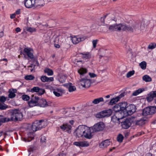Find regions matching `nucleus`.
I'll return each mask as SVG.
<instances>
[{
	"mask_svg": "<svg viewBox=\"0 0 156 156\" xmlns=\"http://www.w3.org/2000/svg\"><path fill=\"white\" fill-rule=\"evenodd\" d=\"M10 117L1 118V122H5L13 121H20L23 119V114L22 110L19 108L11 109L9 111Z\"/></svg>",
	"mask_w": 156,
	"mask_h": 156,
	"instance_id": "1",
	"label": "nucleus"
},
{
	"mask_svg": "<svg viewBox=\"0 0 156 156\" xmlns=\"http://www.w3.org/2000/svg\"><path fill=\"white\" fill-rule=\"evenodd\" d=\"M128 105L126 102L124 101L119 103L116 104L113 108L115 112H118L121 114L124 115L126 112V109Z\"/></svg>",
	"mask_w": 156,
	"mask_h": 156,
	"instance_id": "2",
	"label": "nucleus"
},
{
	"mask_svg": "<svg viewBox=\"0 0 156 156\" xmlns=\"http://www.w3.org/2000/svg\"><path fill=\"white\" fill-rule=\"evenodd\" d=\"M44 123L45 122L44 120L41 119L40 120H36L32 125V129L33 132H36L37 131L40 130L45 127Z\"/></svg>",
	"mask_w": 156,
	"mask_h": 156,
	"instance_id": "3",
	"label": "nucleus"
},
{
	"mask_svg": "<svg viewBox=\"0 0 156 156\" xmlns=\"http://www.w3.org/2000/svg\"><path fill=\"white\" fill-rule=\"evenodd\" d=\"M156 113V106H150L144 108L143 111L142 115L144 116L152 115Z\"/></svg>",
	"mask_w": 156,
	"mask_h": 156,
	"instance_id": "4",
	"label": "nucleus"
},
{
	"mask_svg": "<svg viewBox=\"0 0 156 156\" xmlns=\"http://www.w3.org/2000/svg\"><path fill=\"white\" fill-rule=\"evenodd\" d=\"M105 125L102 122H99L95 124L91 128L92 132L102 131L105 128Z\"/></svg>",
	"mask_w": 156,
	"mask_h": 156,
	"instance_id": "5",
	"label": "nucleus"
},
{
	"mask_svg": "<svg viewBox=\"0 0 156 156\" xmlns=\"http://www.w3.org/2000/svg\"><path fill=\"white\" fill-rule=\"evenodd\" d=\"M136 106L133 104H130L127 106L126 109V112L123 115L125 116V118L133 114L135 112L136 110Z\"/></svg>",
	"mask_w": 156,
	"mask_h": 156,
	"instance_id": "6",
	"label": "nucleus"
},
{
	"mask_svg": "<svg viewBox=\"0 0 156 156\" xmlns=\"http://www.w3.org/2000/svg\"><path fill=\"white\" fill-rule=\"evenodd\" d=\"M115 112V115L112 117L111 120L114 122H116L117 121H118L119 122V121H121V120L125 118V116H124L117 111Z\"/></svg>",
	"mask_w": 156,
	"mask_h": 156,
	"instance_id": "7",
	"label": "nucleus"
},
{
	"mask_svg": "<svg viewBox=\"0 0 156 156\" xmlns=\"http://www.w3.org/2000/svg\"><path fill=\"white\" fill-rule=\"evenodd\" d=\"M85 128L86 126H79L74 132V134H76V135L79 137H82L83 136Z\"/></svg>",
	"mask_w": 156,
	"mask_h": 156,
	"instance_id": "8",
	"label": "nucleus"
},
{
	"mask_svg": "<svg viewBox=\"0 0 156 156\" xmlns=\"http://www.w3.org/2000/svg\"><path fill=\"white\" fill-rule=\"evenodd\" d=\"M80 84L83 87L88 88L90 85L91 80L90 79H87L86 77L82 78L80 80Z\"/></svg>",
	"mask_w": 156,
	"mask_h": 156,
	"instance_id": "9",
	"label": "nucleus"
},
{
	"mask_svg": "<svg viewBox=\"0 0 156 156\" xmlns=\"http://www.w3.org/2000/svg\"><path fill=\"white\" fill-rule=\"evenodd\" d=\"M39 98L35 96L34 95H32L31 100L28 102V104L30 107L38 105Z\"/></svg>",
	"mask_w": 156,
	"mask_h": 156,
	"instance_id": "10",
	"label": "nucleus"
},
{
	"mask_svg": "<svg viewBox=\"0 0 156 156\" xmlns=\"http://www.w3.org/2000/svg\"><path fill=\"white\" fill-rule=\"evenodd\" d=\"M31 49L30 48H25L23 50V53H22L26 57L25 55H27L28 57L30 59H34V58H36L34 57L33 53L31 52Z\"/></svg>",
	"mask_w": 156,
	"mask_h": 156,
	"instance_id": "11",
	"label": "nucleus"
},
{
	"mask_svg": "<svg viewBox=\"0 0 156 156\" xmlns=\"http://www.w3.org/2000/svg\"><path fill=\"white\" fill-rule=\"evenodd\" d=\"M123 24H116L110 26L109 27V29L111 31H119L121 30L123 31Z\"/></svg>",
	"mask_w": 156,
	"mask_h": 156,
	"instance_id": "12",
	"label": "nucleus"
},
{
	"mask_svg": "<svg viewBox=\"0 0 156 156\" xmlns=\"http://www.w3.org/2000/svg\"><path fill=\"white\" fill-rule=\"evenodd\" d=\"M119 122L121 123L122 127L124 129L128 128L131 125L130 119H126L124 121H120Z\"/></svg>",
	"mask_w": 156,
	"mask_h": 156,
	"instance_id": "13",
	"label": "nucleus"
},
{
	"mask_svg": "<svg viewBox=\"0 0 156 156\" xmlns=\"http://www.w3.org/2000/svg\"><path fill=\"white\" fill-rule=\"evenodd\" d=\"M92 133L91 132L90 128L86 126L83 136L84 137L88 139H91L93 137Z\"/></svg>",
	"mask_w": 156,
	"mask_h": 156,
	"instance_id": "14",
	"label": "nucleus"
},
{
	"mask_svg": "<svg viewBox=\"0 0 156 156\" xmlns=\"http://www.w3.org/2000/svg\"><path fill=\"white\" fill-rule=\"evenodd\" d=\"M156 97V90L152 91L150 92L146 97V100L148 102L152 101L154 98Z\"/></svg>",
	"mask_w": 156,
	"mask_h": 156,
	"instance_id": "15",
	"label": "nucleus"
},
{
	"mask_svg": "<svg viewBox=\"0 0 156 156\" xmlns=\"http://www.w3.org/2000/svg\"><path fill=\"white\" fill-rule=\"evenodd\" d=\"M85 38L83 37H77L75 36L71 37V40L72 43L76 44L79 42L83 41Z\"/></svg>",
	"mask_w": 156,
	"mask_h": 156,
	"instance_id": "16",
	"label": "nucleus"
},
{
	"mask_svg": "<svg viewBox=\"0 0 156 156\" xmlns=\"http://www.w3.org/2000/svg\"><path fill=\"white\" fill-rule=\"evenodd\" d=\"M24 2L25 5L27 8H31L35 6V2L34 0H25Z\"/></svg>",
	"mask_w": 156,
	"mask_h": 156,
	"instance_id": "17",
	"label": "nucleus"
},
{
	"mask_svg": "<svg viewBox=\"0 0 156 156\" xmlns=\"http://www.w3.org/2000/svg\"><path fill=\"white\" fill-rule=\"evenodd\" d=\"M73 144L79 147H87L89 146V144L87 141L75 142Z\"/></svg>",
	"mask_w": 156,
	"mask_h": 156,
	"instance_id": "18",
	"label": "nucleus"
},
{
	"mask_svg": "<svg viewBox=\"0 0 156 156\" xmlns=\"http://www.w3.org/2000/svg\"><path fill=\"white\" fill-rule=\"evenodd\" d=\"M38 105L41 107H45L48 106V104L45 99L39 98Z\"/></svg>",
	"mask_w": 156,
	"mask_h": 156,
	"instance_id": "19",
	"label": "nucleus"
},
{
	"mask_svg": "<svg viewBox=\"0 0 156 156\" xmlns=\"http://www.w3.org/2000/svg\"><path fill=\"white\" fill-rule=\"evenodd\" d=\"M140 21L139 20H137L135 22H133L130 24L131 27L133 29V28L135 29L133 30V32L134 31H136L137 30L139 29V23Z\"/></svg>",
	"mask_w": 156,
	"mask_h": 156,
	"instance_id": "20",
	"label": "nucleus"
},
{
	"mask_svg": "<svg viewBox=\"0 0 156 156\" xmlns=\"http://www.w3.org/2000/svg\"><path fill=\"white\" fill-rule=\"evenodd\" d=\"M122 28H123V31H128L130 33H133V30L135 29L134 28L133 29L130 26V24L123 25Z\"/></svg>",
	"mask_w": 156,
	"mask_h": 156,
	"instance_id": "21",
	"label": "nucleus"
},
{
	"mask_svg": "<svg viewBox=\"0 0 156 156\" xmlns=\"http://www.w3.org/2000/svg\"><path fill=\"white\" fill-rule=\"evenodd\" d=\"M17 92V90L14 89H10L9 91V97L10 98H13L16 96L15 93Z\"/></svg>",
	"mask_w": 156,
	"mask_h": 156,
	"instance_id": "22",
	"label": "nucleus"
},
{
	"mask_svg": "<svg viewBox=\"0 0 156 156\" xmlns=\"http://www.w3.org/2000/svg\"><path fill=\"white\" fill-rule=\"evenodd\" d=\"M34 133L33 132H29L28 134V138H25L24 139V140L25 142H30L32 140L34 139Z\"/></svg>",
	"mask_w": 156,
	"mask_h": 156,
	"instance_id": "23",
	"label": "nucleus"
},
{
	"mask_svg": "<svg viewBox=\"0 0 156 156\" xmlns=\"http://www.w3.org/2000/svg\"><path fill=\"white\" fill-rule=\"evenodd\" d=\"M110 144V142L108 140H106L102 142L100 144L101 148L109 146Z\"/></svg>",
	"mask_w": 156,
	"mask_h": 156,
	"instance_id": "24",
	"label": "nucleus"
},
{
	"mask_svg": "<svg viewBox=\"0 0 156 156\" xmlns=\"http://www.w3.org/2000/svg\"><path fill=\"white\" fill-rule=\"evenodd\" d=\"M146 120L144 119H141L140 120L136 121L135 124L139 126H142L145 123Z\"/></svg>",
	"mask_w": 156,
	"mask_h": 156,
	"instance_id": "25",
	"label": "nucleus"
},
{
	"mask_svg": "<svg viewBox=\"0 0 156 156\" xmlns=\"http://www.w3.org/2000/svg\"><path fill=\"white\" fill-rule=\"evenodd\" d=\"M81 54L83 55L82 58L84 60H88L91 57V55L90 53L87 52L86 53H82Z\"/></svg>",
	"mask_w": 156,
	"mask_h": 156,
	"instance_id": "26",
	"label": "nucleus"
},
{
	"mask_svg": "<svg viewBox=\"0 0 156 156\" xmlns=\"http://www.w3.org/2000/svg\"><path fill=\"white\" fill-rule=\"evenodd\" d=\"M78 73L80 74L81 77L84 76L85 74L87 72V69L85 68H80L78 71Z\"/></svg>",
	"mask_w": 156,
	"mask_h": 156,
	"instance_id": "27",
	"label": "nucleus"
},
{
	"mask_svg": "<svg viewBox=\"0 0 156 156\" xmlns=\"http://www.w3.org/2000/svg\"><path fill=\"white\" fill-rule=\"evenodd\" d=\"M104 111H102L99 113H98L96 114V117L98 118H102L105 117Z\"/></svg>",
	"mask_w": 156,
	"mask_h": 156,
	"instance_id": "28",
	"label": "nucleus"
},
{
	"mask_svg": "<svg viewBox=\"0 0 156 156\" xmlns=\"http://www.w3.org/2000/svg\"><path fill=\"white\" fill-rule=\"evenodd\" d=\"M144 90V88H139L138 89L134 91L132 94V95L136 96L139 94L142 93Z\"/></svg>",
	"mask_w": 156,
	"mask_h": 156,
	"instance_id": "29",
	"label": "nucleus"
},
{
	"mask_svg": "<svg viewBox=\"0 0 156 156\" xmlns=\"http://www.w3.org/2000/svg\"><path fill=\"white\" fill-rule=\"evenodd\" d=\"M104 101V99L103 98L101 97L100 98H97L94 99L92 101V103L95 104H97L100 102H102Z\"/></svg>",
	"mask_w": 156,
	"mask_h": 156,
	"instance_id": "30",
	"label": "nucleus"
},
{
	"mask_svg": "<svg viewBox=\"0 0 156 156\" xmlns=\"http://www.w3.org/2000/svg\"><path fill=\"white\" fill-rule=\"evenodd\" d=\"M140 21L139 23V28L143 30L145 26H147V25L146 24H145V21L144 20H142L141 21Z\"/></svg>",
	"mask_w": 156,
	"mask_h": 156,
	"instance_id": "31",
	"label": "nucleus"
},
{
	"mask_svg": "<svg viewBox=\"0 0 156 156\" xmlns=\"http://www.w3.org/2000/svg\"><path fill=\"white\" fill-rule=\"evenodd\" d=\"M104 111L105 117H109L111 115L112 113V111L111 109L104 110Z\"/></svg>",
	"mask_w": 156,
	"mask_h": 156,
	"instance_id": "32",
	"label": "nucleus"
},
{
	"mask_svg": "<svg viewBox=\"0 0 156 156\" xmlns=\"http://www.w3.org/2000/svg\"><path fill=\"white\" fill-rule=\"evenodd\" d=\"M44 73H47L48 76H52L53 74V71L49 69L46 68L44 70Z\"/></svg>",
	"mask_w": 156,
	"mask_h": 156,
	"instance_id": "33",
	"label": "nucleus"
},
{
	"mask_svg": "<svg viewBox=\"0 0 156 156\" xmlns=\"http://www.w3.org/2000/svg\"><path fill=\"white\" fill-rule=\"evenodd\" d=\"M143 80L146 82H149L151 81L152 79L148 75H144L142 78Z\"/></svg>",
	"mask_w": 156,
	"mask_h": 156,
	"instance_id": "34",
	"label": "nucleus"
},
{
	"mask_svg": "<svg viewBox=\"0 0 156 156\" xmlns=\"http://www.w3.org/2000/svg\"><path fill=\"white\" fill-rule=\"evenodd\" d=\"M119 101V100H117V99L116 98V97L115 98H113L112 99L110 100V101L108 103V105H112L113 104H115Z\"/></svg>",
	"mask_w": 156,
	"mask_h": 156,
	"instance_id": "35",
	"label": "nucleus"
},
{
	"mask_svg": "<svg viewBox=\"0 0 156 156\" xmlns=\"http://www.w3.org/2000/svg\"><path fill=\"white\" fill-rule=\"evenodd\" d=\"M71 83L68 84L67 86L68 87V90L69 92H73L76 90V87L75 86H72Z\"/></svg>",
	"mask_w": 156,
	"mask_h": 156,
	"instance_id": "36",
	"label": "nucleus"
},
{
	"mask_svg": "<svg viewBox=\"0 0 156 156\" xmlns=\"http://www.w3.org/2000/svg\"><path fill=\"white\" fill-rule=\"evenodd\" d=\"M34 76L32 75H27L24 77L25 79L27 80H33L34 79Z\"/></svg>",
	"mask_w": 156,
	"mask_h": 156,
	"instance_id": "37",
	"label": "nucleus"
},
{
	"mask_svg": "<svg viewBox=\"0 0 156 156\" xmlns=\"http://www.w3.org/2000/svg\"><path fill=\"white\" fill-rule=\"evenodd\" d=\"M139 66L143 69H145L146 68L147 63L145 61H143L139 64Z\"/></svg>",
	"mask_w": 156,
	"mask_h": 156,
	"instance_id": "38",
	"label": "nucleus"
},
{
	"mask_svg": "<svg viewBox=\"0 0 156 156\" xmlns=\"http://www.w3.org/2000/svg\"><path fill=\"white\" fill-rule=\"evenodd\" d=\"M31 61L34 63L35 62V64H33V65L34 69V68L36 66H39V63L37 58H34V59H32L31 60Z\"/></svg>",
	"mask_w": 156,
	"mask_h": 156,
	"instance_id": "39",
	"label": "nucleus"
},
{
	"mask_svg": "<svg viewBox=\"0 0 156 156\" xmlns=\"http://www.w3.org/2000/svg\"><path fill=\"white\" fill-rule=\"evenodd\" d=\"M39 90V87H34L30 89V92L32 93H33L34 92L38 93Z\"/></svg>",
	"mask_w": 156,
	"mask_h": 156,
	"instance_id": "40",
	"label": "nucleus"
},
{
	"mask_svg": "<svg viewBox=\"0 0 156 156\" xmlns=\"http://www.w3.org/2000/svg\"><path fill=\"white\" fill-rule=\"evenodd\" d=\"M9 108V106L4 103H1V110H5Z\"/></svg>",
	"mask_w": 156,
	"mask_h": 156,
	"instance_id": "41",
	"label": "nucleus"
},
{
	"mask_svg": "<svg viewBox=\"0 0 156 156\" xmlns=\"http://www.w3.org/2000/svg\"><path fill=\"white\" fill-rule=\"evenodd\" d=\"M37 149V147L35 146H30V147L28 148V151L29 152H33Z\"/></svg>",
	"mask_w": 156,
	"mask_h": 156,
	"instance_id": "42",
	"label": "nucleus"
},
{
	"mask_svg": "<svg viewBox=\"0 0 156 156\" xmlns=\"http://www.w3.org/2000/svg\"><path fill=\"white\" fill-rule=\"evenodd\" d=\"M123 136L121 134H119L117 137V140L120 143L122 142L123 139Z\"/></svg>",
	"mask_w": 156,
	"mask_h": 156,
	"instance_id": "43",
	"label": "nucleus"
},
{
	"mask_svg": "<svg viewBox=\"0 0 156 156\" xmlns=\"http://www.w3.org/2000/svg\"><path fill=\"white\" fill-rule=\"evenodd\" d=\"M21 98L23 100L26 101H28L30 98V97L26 94L22 95L21 96Z\"/></svg>",
	"mask_w": 156,
	"mask_h": 156,
	"instance_id": "44",
	"label": "nucleus"
},
{
	"mask_svg": "<svg viewBox=\"0 0 156 156\" xmlns=\"http://www.w3.org/2000/svg\"><path fill=\"white\" fill-rule=\"evenodd\" d=\"M156 47V44L155 43H151L148 45V48L149 49H153L155 48Z\"/></svg>",
	"mask_w": 156,
	"mask_h": 156,
	"instance_id": "45",
	"label": "nucleus"
},
{
	"mask_svg": "<svg viewBox=\"0 0 156 156\" xmlns=\"http://www.w3.org/2000/svg\"><path fill=\"white\" fill-rule=\"evenodd\" d=\"M134 73L135 71L133 70L130 71L127 73L126 74V77L127 78H129L133 75L134 74Z\"/></svg>",
	"mask_w": 156,
	"mask_h": 156,
	"instance_id": "46",
	"label": "nucleus"
},
{
	"mask_svg": "<svg viewBox=\"0 0 156 156\" xmlns=\"http://www.w3.org/2000/svg\"><path fill=\"white\" fill-rule=\"evenodd\" d=\"M45 93V90L44 89L39 88V90L38 92V95H42L44 94Z\"/></svg>",
	"mask_w": 156,
	"mask_h": 156,
	"instance_id": "47",
	"label": "nucleus"
},
{
	"mask_svg": "<svg viewBox=\"0 0 156 156\" xmlns=\"http://www.w3.org/2000/svg\"><path fill=\"white\" fill-rule=\"evenodd\" d=\"M126 94L125 92H123L121 93L119 96L116 97V98L117 99V100H119L121 98L123 97Z\"/></svg>",
	"mask_w": 156,
	"mask_h": 156,
	"instance_id": "48",
	"label": "nucleus"
},
{
	"mask_svg": "<svg viewBox=\"0 0 156 156\" xmlns=\"http://www.w3.org/2000/svg\"><path fill=\"white\" fill-rule=\"evenodd\" d=\"M7 98V97H5L3 96H1V103H4L6 101Z\"/></svg>",
	"mask_w": 156,
	"mask_h": 156,
	"instance_id": "49",
	"label": "nucleus"
},
{
	"mask_svg": "<svg viewBox=\"0 0 156 156\" xmlns=\"http://www.w3.org/2000/svg\"><path fill=\"white\" fill-rule=\"evenodd\" d=\"M69 125H66L65 124H63L62 126H60V128L61 129H62L63 130H66L67 128H68V126Z\"/></svg>",
	"mask_w": 156,
	"mask_h": 156,
	"instance_id": "50",
	"label": "nucleus"
},
{
	"mask_svg": "<svg viewBox=\"0 0 156 156\" xmlns=\"http://www.w3.org/2000/svg\"><path fill=\"white\" fill-rule=\"evenodd\" d=\"M54 90L59 92L60 93L62 94L65 93L64 90L61 88H57Z\"/></svg>",
	"mask_w": 156,
	"mask_h": 156,
	"instance_id": "51",
	"label": "nucleus"
},
{
	"mask_svg": "<svg viewBox=\"0 0 156 156\" xmlns=\"http://www.w3.org/2000/svg\"><path fill=\"white\" fill-rule=\"evenodd\" d=\"M27 30L28 32L32 33L35 31V28L30 27L27 29Z\"/></svg>",
	"mask_w": 156,
	"mask_h": 156,
	"instance_id": "52",
	"label": "nucleus"
},
{
	"mask_svg": "<svg viewBox=\"0 0 156 156\" xmlns=\"http://www.w3.org/2000/svg\"><path fill=\"white\" fill-rule=\"evenodd\" d=\"M47 76H42L41 77V81L43 82H46Z\"/></svg>",
	"mask_w": 156,
	"mask_h": 156,
	"instance_id": "53",
	"label": "nucleus"
},
{
	"mask_svg": "<svg viewBox=\"0 0 156 156\" xmlns=\"http://www.w3.org/2000/svg\"><path fill=\"white\" fill-rule=\"evenodd\" d=\"M98 40L96 39L95 40H93L92 41V43L93 44V47L94 48H95L96 46V44H97Z\"/></svg>",
	"mask_w": 156,
	"mask_h": 156,
	"instance_id": "54",
	"label": "nucleus"
},
{
	"mask_svg": "<svg viewBox=\"0 0 156 156\" xmlns=\"http://www.w3.org/2000/svg\"><path fill=\"white\" fill-rule=\"evenodd\" d=\"M53 93L55 95V96L57 97H58L60 96H61L62 95V94L60 93L59 92H58L57 91H56L54 90L53 91Z\"/></svg>",
	"mask_w": 156,
	"mask_h": 156,
	"instance_id": "55",
	"label": "nucleus"
},
{
	"mask_svg": "<svg viewBox=\"0 0 156 156\" xmlns=\"http://www.w3.org/2000/svg\"><path fill=\"white\" fill-rule=\"evenodd\" d=\"M54 80L53 77H47L46 82H51Z\"/></svg>",
	"mask_w": 156,
	"mask_h": 156,
	"instance_id": "56",
	"label": "nucleus"
},
{
	"mask_svg": "<svg viewBox=\"0 0 156 156\" xmlns=\"http://www.w3.org/2000/svg\"><path fill=\"white\" fill-rule=\"evenodd\" d=\"M72 128V126H71L69 125L68 128H67L66 130V131H67L68 133H70L71 132V129Z\"/></svg>",
	"mask_w": 156,
	"mask_h": 156,
	"instance_id": "57",
	"label": "nucleus"
},
{
	"mask_svg": "<svg viewBox=\"0 0 156 156\" xmlns=\"http://www.w3.org/2000/svg\"><path fill=\"white\" fill-rule=\"evenodd\" d=\"M90 77L91 78H94L97 76V75L94 73H89Z\"/></svg>",
	"mask_w": 156,
	"mask_h": 156,
	"instance_id": "58",
	"label": "nucleus"
},
{
	"mask_svg": "<svg viewBox=\"0 0 156 156\" xmlns=\"http://www.w3.org/2000/svg\"><path fill=\"white\" fill-rule=\"evenodd\" d=\"M46 139L45 137L44 136H43L41 137V142H45V141Z\"/></svg>",
	"mask_w": 156,
	"mask_h": 156,
	"instance_id": "59",
	"label": "nucleus"
},
{
	"mask_svg": "<svg viewBox=\"0 0 156 156\" xmlns=\"http://www.w3.org/2000/svg\"><path fill=\"white\" fill-rule=\"evenodd\" d=\"M108 14H106V15L104 17H101V22L102 23H104L105 21V19L106 17Z\"/></svg>",
	"mask_w": 156,
	"mask_h": 156,
	"instance_id": "60",
	"label": "nucleus"
},
{
	"mask_svg": "<svg viewBox=\"0 0 156 156\" xmlns=\"http://www.w3.org/2000/svg\"><path fill=\"white\" fill-rule=\"evenodd\" d=\"M15 16L16 14L15 13H14L11 15L10 17L11 19H13L15 17Z\"/></svg>",
	"mask_w": 156,
	"mask_h": 156,
	"instance_id": "61",
	"label": "nucleus"
},
{
	"mask_svg": "<svg viewBox=\"0 0 156 156\" xmlns=\"http://www.w3.org/2000/svg\"><path fill=\"white\" fill-rule=\"evenodd\" d=\"M20 9H18L16 10L15 12V14L19 15L20 13Z\"/></svg>",
	"mask_w": 156,
	"mask_h": 156,
	"instance_id": "62",
	"label": "nucleus"
},
{
	"mask_svg": "<svg viewBox=\"0 0 156 156\" xmlns=\"http://www.w3.org/2000/svg\"><path fill=\"white\" fill-rule=\"evenodd\" d=\"M57 156H66V154L63 153H60L58 154Z\"/></svg>",
	"mask_w": 156,
	"mask_h": 156,
	"instance_id": "63",
	"label": "nucleus"
},
{
	"mask_svg": "<svg viewBox=\"0 0 156 156\" xmlns=\"http://www.w3.org/2000/svg\"><path fill=\"white\" fill-rule=\"evenodd\" d=\"M92 102H88L86 104L88 106H92L93 105H92Z\"/></svg>",
	"mask_w": 156,
	"mask_h": 156,
	"instance_id": "64",
	"label": "nucleus"
}]
</instances>
